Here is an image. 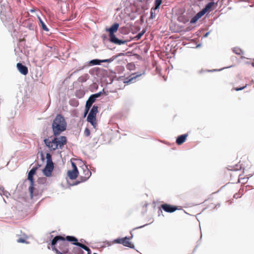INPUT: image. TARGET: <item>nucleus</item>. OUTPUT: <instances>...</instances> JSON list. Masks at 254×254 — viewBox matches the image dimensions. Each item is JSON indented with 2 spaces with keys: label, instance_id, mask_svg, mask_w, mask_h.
Instances as JSON below:
<instances>
[{
  "label": "nucleus",
  "instance_id": "40",
  "mask_svg": "<svg viewBox=\"0 0 254 254\" xmlns=\"http://www.w3.org/2000/svg\"><path fill=\"white\" fill-rule=\"evenodd\" d=\"M124 55V54L122 53H119V54L117 55H115L114 56H117V58H118V57L121 56H123Z\"/></svg>",
  "mask_w": 254,
  "mask_h": 254
},
{
  "label": "nucleus",
  "instance_id": "13",
  "mask_svg": "<svg viewBox=\"0 0 254 254\" xmlns=\"http://www.w3.org/2000/svg\"><path fill=\"white\" fill-rule=\"evenodd\" d=\"M78 174V170H72L67 171V175L68 177L71 180L75 179L77 177Z\"/></svg>",
  "mask_w": 254,
  "mask_h": 254
},
{
  "label": "nucleus",
  "instance_id": "19",
  "mask_svg": "<svg viewBox=\"0 0 254 254\" xmlns=\"http://www.w3.org/2000/svg\"><path fill=\"white\" fill-rule=\"evenodd\" d=\"M78 245H79V247L87 251L88 252L87 254H91V250L87 246L83 244H78Z\"/></svg>",
  "mask_w": 254,
  "mask_h": 254
},
{
  "label": "nucleus",
  "instance_id": "1",
  "mask_svg": "<svg viewBox=\"0 0 254 254\" xmlns=\"http://www.w3.org/2000/svg\"><path fill=\"white\" fill-rule=\"evenodd\" d=\"M66 127L67 123L64 117L58 114L54 119L52 126L54 135L57 136L60 135L66 130Z\"/></svg>",
  "mask_w": 254,
  "mask_h": 254
},
{
  "label": "nucleus",
  "instance_id": "26",
  "mask_svg": "<svg viewBox=\"0 0 254 254\" xmlns=\"http://www.w3.org/2000/svg\"><path fill=\"white\" fill-rule=\"evenodd\" d=\"M233 52L237 55H241V53H242V51L240 49L237 48L234 49Z\"/></svg>",
  "mask_w": 254,
  "mask_h": 254
},
{
  "label": "nucleus",
  "instance_id": "4",
  "mask_svg": "<svg viewBox=\"0 0 254 254\" xmlns=\"http://www.w3.org/2000/svg\"><path fill=\"white\" fill-rule=\"evenodd\" d=\"M98 106L94 105L91 108L87 117V121L90 123L94 128L96 127V115L98 113Z\"/></svg>",
  "mask_w": 254,
  "mask_h": 254
},
{
  "label": "nucleus",
  "instance_id": "28",
  "mask_svg": "<svg viewBox=\"0 0 254 254\" xmlns=\"http://www.w3.org/2000/svg\"><path fill=\"white\" fill-rule=\"evenodd\" d=\"M74 252L76 254H82L83 252L78 248H74Z\"/></svg>",
  "mask_w": 254,
  "mask_h": 254
},
{
  "label": "nucleus",
  "instance_id": "37",
  "mask_svg": "<svg viewBox=\"0 0 254 254\" xmlns=\"http://www.w3.org/2000/svg\"><path fill=\"white\" fill-rule=\"evenodd\" d=\"M4 188L3 187H0V195L1 196L2 195V193H3V192L4 191Z\"/></svg>",
  "mask_w": 254,
  "mask_h": 254
},
{
  "label": "nucleus",
  "instance_id": "36",
  "mask_svg": "<svg viewBox=\"0 0 254 254\" xmlns=\"http://www.w3.org/2000/svg\"><path fill=\"white\" fill-rule=\"evenodd\" d=\"M2 194V195L5 196L6 197H8V196L10 195V193L8 191L5 190L3 192Z\"/></svg>",
  "mask_w": 254,
  "mask_h": 254
},
{
  "label": "nucleus",
  "instance_id": "2",
  "mask_svg": "<svg viewBox=\"0 0 254 254\" xmlns=\"http://www.w3.org/2000/svg\"><path fill=\"white\" fill-rule=\"evenodd\" d=\"M44 142L51 150H55L58 148L62 149L63 146L66 143L67 139L65 136H61L59 137H55L52 140L49 138H45Z\"/></svg>",
  "mask_w": 254,
  "mask_h": 254
},
{
  "label": "nucleus",
  "instance_id": "30",
  "mask_svg": "<svg viewBox=\"0 0 254 254\" xmlns=\"http://www.w3.org/2000/svg\"><path fill=\"white\" fill-rule=\"evenodd\" d=\"M17 242L19 243H27L24 238H19L17 240Z\"/></svg>",
  "mask_w": 254,
  "mask_h": 254
},
{
  "label": "nucleus",
  "instance_id": "31",
  "mask_svg": "<svg viewBox=\"0 0 254 254\" xmlns=\"http://www.w3.org/2000/svg\"><path fill=\"white\" fill-rule=\"evenodd\" d=\"M52 250L55 252V253L57 254H64L63 253L59 251L55 247H52Z\"/></svg>",
  "mask_w": 254,
  "mask_h": 254
},
{
  "label": "nucleus",
  "instance_id": "23",
  "mask_svg": "<svg viewBox=\"0 0 254 254\" xmlns=\"http://www.w3.org/2000/svg\"><path fill=\"white\" fill-rule=\"evenodd\" d=\"M117 59V56H113L111 58L106 60H102V63H110L112 62H113L115 59Z\"/></svg>",
  "mask_w": 254,
  "mask_h": 254
},
{
  "label": "nucleus",
  "instance_id": "5",
  "mask_svg": "<svg viewBox=\"0 0 254 254\" xmlns=\"http://www.w3.org/2000/svg\"><path fill=\"white\" fill-rule=\"evenodd\" d=\"M38 167H33L28 173V179L30 182V186L29 188V190L31 198H32L33 196V185H34V180L33 176L35 174Z\"/></svg>",
  "mask_w": 254,
  "mask_h": 254
},
{
  "label": "nucleus",
  "instance_id": "29",
  "mask_svg": "<svg viewBox=\"0 0 254 254\" xmlns=\"http://www.w3.org/2000/svg\"><path fill=\"white\" fill-rule=\"evenodd\" d=\"M123 240V238H118V239H115L113 242L115 243L122 244Z\"/></svg>",
  "mask_w": 254,
  "mask_h": 254
},
{
  "label": "nucleus",
  "instance_id": "43",
  "mask_svg": "<svg viewBox=\"0 0 254 254\" xmlns=\"http://www.w3.org/2000/svg\"><path fill=\"white\" fill-rule=\"evenodd\" d=\"M41 156L42 160H44V155H43V153H41Z\"/></svg>",
  "mask_w": 254,
  "mask_h": 254
},
{
  "label": "nucleus",
  "instance_id": "16",
  "mask_svg": "<svg viewBox=\"0 0 254 254\" xmlns=\"http://www.w3.org/2000/svg\"><path fill=\"white\" fill-rule=\"evenodd\" d=\"M214 2L213 1L208 2L205 6L203 8V9L205 11V12L207 11H211L212 9V7L214 5Z\"/></svg>",
  "mask_w": 254,
  "mask_h": 254
},
{
  "label": "nucleus",
  "instance_id": "47",
  "mask_svg": "<svg viewBox=\"0 0 254 254\" xmlns=\"http://www.w3.org/2000/svg\"><path fill=\"white\" fill-rule=\"evenodd\" d=\"M252 65L253 67H254V63H253L252 64Z\"/></svg>",
  "mask_w": 254,
  "mask_h": 254
},
{
  "label": "nucleus",
  "instance_id": "25",
  "mask_svg": "<svg viewBox=\"0 0 254 254\" xmlns=\"http://www.w3.org/2000/svg\"><path fill=\"white\" fill-rule=\"evenodd\" d=\"M103 92H104V89H103L102 91H100L98 93L92 95H93V97H94V98L96 99L97 98L99 97L101 95Z\"/></svg>",
  "mask_w": 254,
  "mask_h": 254
},
{
  "label": "nucleus",
  "instance_id": "22",
  "mask_svg": "<svg viewBox=\"0 0 254 254\" xmlns=\"http://www.w3.org/2000/svg\"><path fill=\"white\" fill-rule=\"evenodd\" d=\"M157 10V9H155V8L153 7L151 8V10H150V19H154L156 17V11Z\"/></svg>",
  "mask_w": 254,
  "mask_h": 254
},
{
  "label": "nucleus",
  "instance_id": "32",
  "mask_svg": "<svg viewBox=\"0 0 254 254\" xmlns=\"http://www.w3.org/2000/svg\"><path fill=\"white\" fill-rule=\"evenodd\" d=\"M90 134V132L89 129L86 127L84 130L85 135L86 136H89Z\"/></svg>",
  "mask_w": 254,
  "mask_h": 254
},
{
  "label": "nucleus",
  "instance_id": "17",
  "mask_svg": "<svg viewBox=\"0 0 254 254\" xmlns=\"http://www.w3.org/2000/svg\"><path fill=\"white\" fill-rule=\"evenodd\" d=\"M102 63V60H98V59H94V60H91L89 62V64L90 65H100L101 64V63Z\"/></svg>",
  "mask_w": 254,
  "mask_h": 254
},
{
  "label": "nucleus",
  "instance_id": "6",
  "mask_svg": "<svg viewBox=\"0 0 254 254\" xmlns=\"http://www.w3.org/2000/svg\"><path fill=\"white\" fill-rule=\"evenodd\" d=\"M83 175L80 176V181L78 182L75 184V185H77L78 183L80 182H84L86 181H87L91 176V172L89 170V169L87 167V166H84V168H83Z\"/></svg>",
  "mask_w": 254,
  "mask_h": 254
},
{
  "label": "nucleus",
  "instance_id": "35",
  "mask_svg": "<svg viewBox=\"0 0 254 254\" xmlns=\"http://www.w3.org/2000/svg\"><path fill=\"white\" fill-rule=\"evenodd\" d=\"M145 31H142L141 32L139 33L137 35L136 37L137 39H139L141 38V37L143 35V34L144 33Z\"/></svg>",
  "mask_w": 254,
  "mask_h": 254
},
{
  "label": "nucleus",
  "instance_id": "14",
  "mask_svg": "<svg viewBox=\"0 0 254 254\" xmlns=\"http://www.w3.org/2000/svg\"><path fill=\"white\" fill-rule=\"evenodd\" d=\"M65 239L68 242H70L73 245L79 247L78 244H81V243L78 242V240L76 238L72 236H67L66 237Z\"/></svg>",
  "mask_w": 254,
  "mask_h": 254
},
{
  "label": "nucleus",
  "instance_id": "11",
  "mask_svg": "<svg viewBox=\"0 0 254 254\" xmlns=\"http://www.w3.org/2000/svg\"><path fill=\"white\" fill-rule=\"evenodd\" d=\"M161 208L166 212L172 213L177 210V207L168 204H163L161 205Z\"/></svg>",
  "mask_w": 254,
  "mask_h": 254
},
{
  "label": "nucleus",
  "instance_id": "12",
  "mask_svg": "<svg viewBox=\"0 0 254 254\" xmlns=\"http://www.w3.org/2000/svg\"><path fill=\"white\" fill-rule=\"evenodd\" d=\"M18 71L23 75H26L28 72V68L21 63H17L16 65Z\"/></svg>",
  "mask_w": 254,
  "mask_h": 254
},
{
  "label": "nucleus",
  "instance_id": "41",
  "mask_svg": "<svg viewBox=\"0 0 254 254\" xmlns=\"http://www.w3.org/2000/svg\"><path fill=\"white\" fill-rule=\"evenodd\" d=\"M224 68H225V67L222 68H221L220 69H218H218H214L213 70H210V71H220V70H222L223 69H224Z\"/></svg>",
  "mask_w": 254,
  "mask_h": 254
},
{
  "label": "nucleus",
  "instance_id": "15",
  "mask_svg": "<svg viewBox=\"0 0 254 254\" xmlns=\"http://www.w3.org/2000/svg\"><path fill=\"white\" fill-rule=\"evenodd\" d=\"M188 134L187 133L179 135L176 139V143L178 145L183 144L186 140Z\"/></svg>",
  "mask_w": 254,
  "mask_h": 254
},
{
  "label": "nucleus",
  "instance_id": "44",
  "mask_svg": "<svg viewBox=\"0 0 254 254\" xmlns=\"http://www.w3.org/2000/svg\"><path fill=\"white\" fill-rule=\"evenodd\" d=\"M146 225H147V224H145V225H143V226H140V227H138L136 228L135 229L141 228H142V227H144V226H146Z\"/></svg>",
  "mask_w": 254,
  "mask_h": 254
},
{
  "label": "nucleus",
  "instance_id": "42",
  "mask_svg": "<svg viewBox=\"0 0 254 254\" xmlns=\"http://www.w3.org/2000/svg\"><path fill=\"white\" fill-rule=\"evenodd\" d=\"M210 32H208L205 34V35L203 36L204 37H206L208 36V35L209 34Z\"/></svg>",
  "mask_w": 254,
  "mask_h": 254
},
{
  "label": "nucleus",
  "instance_id": "48",
  "mask_svg": "<svg viewBox=\"0 0 254 254\" xmlns=\"http://www.w3.org/2000/svg\"><path fill=\"white\" fill-rule=\"evenodd\" d=\"M34 11V10L33 9H31V12H33Z\"/></svg>",
  "mask_w": 254,
  "mask_h": 254
},
{
  "label": "nucleus",
  "instance_id": "33",
  "mask_svg": "<svg viewBox=\"0 0 254 254\" xmlns=\"http://www.w3.org/2000/svg\"><path fill=\"white\" fill-rule=\"evenodd\" d=\"M141 74H137V75H136L135 76H134L133 77H131V78H130L129 79V81L128 82H131L132 80H133L134 79H135L136 78L140 76Z\"/></svg>",
  "mask_w": 254,
  "mask_h": 254
},
{
  "label": "nucleus",
  "instance_id": "49",
  "mask_svg": "<svg viewBox=\"0 0 254 254\" xmlns=\"http://www.w3.org/2000/svg\"><path fill=\"white\" fill-rule=\"evenodd\" d=\"M196 47H200V45H198Z\"/></svg>",
  "mask_w": 254,
  "mask_h": 254
},
{
  "label": "nucleus",
  "instance_id": "8",
  "mask_svg": "<svg viewBox=\"0 0 254 254\" xmlns=\"http://www.w3.org/2000/svg\"><path fill=\"white\" fill-rule=\"evenodd\" d=\"M54 167V164H47L43 170V174L46 177H51Z\"/></svg>",
  "mask_w": 254,
  "mask_h": 254
},
{
  "label": "nucleus",
  "instance_id": "7",
  "mask_svg": "<svg viewBox=\"0 0 254 254\" xmlns=\"http://www.w3.org/2000/svg\"><path fill=\"white\" fill-rule=\"evenodd\" d=\"M59 241H62V242L61 243V245L65 246V247H67L68 243L65 242V239L61 236H56L55 237L51 242L52 248L53 247H55V245L57 243V242Z\"/></svg>",
  "mask_w": 254,
  "mask_h": 254
},
{
  "label": "nucleus",
  "instance_id": "10",
  "mask_svg": "<svg viewBox=\"0 0 254 254\" xmlns=\"http://www.w3.org/2000/svg\"><path fill=\"white\" fill-rule=\"evenodd\" d=\"M130 234L131 235V237H125L123 238L122 244L125 247L133 249L134 248V245L129 241V240L133 237L132 233H131Z\"/></svg>",
  "mask_w": 254,
  "mask_h": 254
},
{
  "label": "nucleus",
  "instance_id": "34",
  "mask_svg": "<svg viewBox=\"0 0 254 254\" xmlns=\"http://www.w3.org/2000/svg\"><path fill=\"white\" fill-rule=\"evenodd\" d=\"M246 87H247V85H246L245 86H243L242 87L235 88L234 89H235V90L238 91H240V90H242L245 89Z\"/></svg>",
  "mask_w": 254,
  "mask_h": 254
},
{
  "label": "nucleus",
  "instance_id": "46",
  "mask_svg": "<svg viewBox=\"0 0 254 254\" xmlns=\"http://www.w3.org/2000/svg\"><path fill=\"white\" fill-rule=\"evenodd\" d=\"M40 166H41V165H40L37 164V166L36 167H38V168H39V167H40Z\"/></svg>",
  "mask_w": 254,
  "mask_h": 254
},
{
  "label": "nucleus",
  "instance_id": "51",
  "mask_svg": "<svg viewBox=\"0 0 254 254\" xmlns=\"http://www.w3.org/2000/svg\"><path fill=\"white\" fill-rule=\"evenodd\" d=\"M253 61H254V59L253 60Z\"/></svg>",
  "mask_w": 254,
  "mask_h": 254
},
{
  "label": "nucleus",
  "instance_id": "45",
  "mask_svg": "<svg viewBox=\"0 0 254 254\" xmlns=\"http://www.w3.org/2000/svg\"><path fill=\"white\" fill-rule=\"evenodd\" d=\"M80 242H85V241L84 240V239H81L80 240Z\"/></svg>",
  "mask_w": 254,
  "mask_h": 254
},
{
  "label": "nucleus",
  "instance_id": "38",
  "mask_svg": "<svg viewBox=\"0 0 254 254\" xmlns=\"http://www.w3.org/2000/svg\"><path fill=\"white\" fill-rule=\"evenodd\" d=\"M71 164L73 167V170H77V167L74 163L71 162Z\"/></svg>",
  "mask_w": 254,
  "mask_h": 254
},
{
  "label": "nucleus",
  "instance_id": "18",
  "mask_svg": "<svg viewBox=\"0 0 254 254\" xmlns=\"http://www.w3.org/2000/svg\"><path fill=\"white\" fill-rule=\"evenodd\" d=\"M38 18L39 22H40V23L41 24V26L42 27V29L44 31H49V29L47 28V27L46 26V25L45 24V23L44 22V21L42 20V19L39 16H38Z\"/></svg>",
  "mask_w": 254,
  "mask_h": 254
},
{
  "label": "nucleus",
  "instance_id": "9",
  "mask_svg": "<svg viewBox=\"0 0 254 254\" xmlns=\"http://www.w3.org/2000/svg\"><path fill=\"white\" fill-rule=\"evenodd\" d=\"M96 99L93 97V95H91L87 100L85 104V115L88 113L92 106L93 103L95 101Z\"/></svg>",
  "mask_w": 254,
  "mask_h": 254
},
{
  "label": "nucleus",
  "instance_id": "24",
  "mask_svg": "<svg viewBox=\"0 0 254 254\" xmlns=\"http://www.w3.org/2000/svg\"><path fill=\"white\" fill-rule=\"evenodd\" d=\"M206 12L202 9L201 11L198 12L195 15L199 19L201 18Z\"/></svg>",
  "mask_w": 254,
  "mask_h": 254
},
{
  "label": "nucleus",
  "instance_id": "20",
  "mask_svg": "<svg viewBox=\"0 0 254 254\" xmlns=\"http://www.w3.org/2000/svg\"><path fill=\"white\" fill-rule=\"evenodd\" d=\"M47 164H54L52 161V156L49 153L46 154Z\"/></svg>",
  "mask_w": 254,
  "mask_h": 254
},
{
  "label": "nucleus",
  "instance_id": "39",
  "mask_svg": "<svg viewBox=\"0 0 254 254\" xmlns=\"http://www.w3.org/2000/svg\"><path fill=\"white\" fill-rule=\"evenodd\" d=\"M3 16H4L3 14L2 13V12H1L0 17H1V19L3 21H4V20H7V19H6V18H5H5L3 17Z\"/></svg>",
  "mask_w": 254,
  "mask_h": 254
},
{
  "label": "nucleus",
  "instance_id": "3",
  "mask_svg": "<svg viewBox=\"0 0 254 254\" xmlns=\"http://www.w3.org/2000/svg\"><path fill=\"white\" fill-rule=\"evenodd\" d=\"M119 27L118 23H115L113 24L110 28L107 29V31L109 33L110 41L115 44L121 45L127 43V41L126 40H122L118 39L114 34Z\"/></svg>",
  "mask_w": 254,
  "mask_h": 254
},
{
  "label": "nucleus",
  "instance_id": "27",
  "mask_svg": "<svg viewBox=\"0 0 254 254\" xmlns=\"http://www.w3.org/2000/svg\"><path fill=\"white\" fill-rule=\"evenodd\" d=\"M198 19H199V18L195 15L190 19V23L191 24L194 23L198 20Z\"/></svg>",
  "mask_w": 254,
  "mask_h": 254
},
{
  "label": "nucleus",
  "instance_id": "50",
  "mask_svg": "<svg viewBox=\"0 0 254 254\" xmlns=\"http://www.w3.org/2000/svg\"><path fill=\"white\" fill-rule=\"evenodd\" d=\"M93 254H96V253H94Z\"/></svg>",
  "mask_w": 254,
  "mask_h": 254
},
{
  "label": "nucleus",
  "instance_id": "21",
  "mask_svg": "<svg viewBox=\"0 0 254 254\" xmlns=\"http://www.w3.org/2000/svg\"><path fill=\"white\" fill-rule=\"evenodd\" d=\"M162 3V0H155V2H154L155 6L153 8H154L155 9H158Z\"/></svg>",
  "mask_w": 254,
  "mask_h": 254
}]
</instances>
